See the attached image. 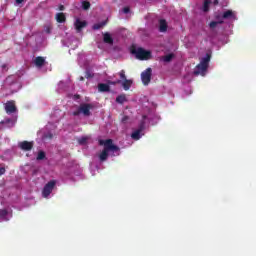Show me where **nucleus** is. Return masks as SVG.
Returning a JSON list of instances; mask_svg holds the SVG:
<instances>
[{
  "mask_svg": "<svg viewBox=\"0 0 256 256\" xmlns=\"http://www.w3.org/2000/svg\"><path fill=\"white\" fill-rule=\"evenodd\" d=\"M99 145L104 146V149L99 154V159L102 162L109 158V152L117 153L120 150L119 146L113 144L112 139L99 140Z\"/></svg>",
  "mask_w": 256,
  "mask_h": 256,
  "instance_id": "1",
  "label": "nucleus"
},
{
  "mask_svg": "<svg viewBox=\"0 0 256 256\" xmlns=\"http://www.w3.org/2000/svg\"><path fill=\"white\" fill-rule=\"evenodd\" d=\"M209 61H211V56L207 54L201 59L200 63L194 69V75H205V73H207V69L209 68Z\"/></svg>",
  "mask_w": 256,
  "mask_h": 256,
  "instance_id": "2",
  "label": "nucleus"
},
{
  "mask_svg": "<svg viewBox=\"0 0 256 256\" xmlns=\"http://www.w3.org/2000/svg\"><path fill=\"white\" fill-rule=\"evenodd\" d=\"M132 55H135L136 59H139V61H149L151 58V51L145 50L144 48L138 47V48H131Z\"/></svg>",
  "mask_w": 256,
  "mask_h": 256,
  "instance_id": "3",
  "label": "nucleus"
},
{
  "mask_svg": "<svg viewBox=\"0 0 256 256\" xmlns=\"http://www.w3.org/2000/svg\"><path fill=\"white\" fill-rule=\"evenodd\" d=\"M91 109H93V104L89 103H83L80 104L79 108L72 113L74 117H78V115H81V113L85 117H89L91 115Z\"/></svg>",
  "mask_w": 256,
  "mask_h": 256,
  "instance_id": "4",
  "label": "nucleus"
},
{
  "mask_svg": "<svg viewBox=\"0 0 256 256\" xmlns=\"http://www.w3.org/2000/svg\"><path fill=\"white\" fill-rule=\"evenodd\" d=\"M55 185H57V181L51 180L47 184H45L42 190V196L47 198L51 193H53V189H55Z\"/></svg>",
  "mask_w": 256,
  "mask_h": 256,
  "instance_id": "5",
  "label": "nucleus"
},
{
  "mask_svg": "<svg viewBox=\"0 0 256 256\" xmlns=\"http://www.w3.org/2000/svg\"><path fill=\"white\" fill-rule=\"evenodd\" d=\"M153 70L151 68H147L144 72L141 73V79L143 85H149L151 83V75Z\"/></svg>",
  "mask_w": 256,
  "mask_h": 256,
  "instance_id": "6",
  "label": "nucleus"
},
{
  "mask_svg": "<svg viewBox=\"0 0 256 256\" xmlns=\"http://www.w3.org/2000/svg\"><path fill=\"white\" fill-rule=\"evenodd\" d=\"M143 129H145V122H141L139 128L131 134V137L134 139V141H139V139H141V132Z\"/></svg>",
  "mask_w": 256,
  "mask_h": 256,
  "instance_id": "7",
  "label": "nucleus"
},
{
  "mask_svg": "<svg viewBox=\"0 0 256 256\" xmlns=\"http://www.w3.org/2000/svg\"><path fill=\"white\" fill-rule=\"evenodd\" d=\"M18 147L22 149V151H31V149H33V142H29L25 140V141L19 142Z\"/></svg>",
  "mask_w": 256,
  "mask_h": 256,
  "instance_id": "8",
  "label": "nucleus"
},
{
  "mask_svg": "<svg viewBox=\"0 0 256 256\" xmlns=\"http://www.w3.org/2000/svg\"><path fill=\"white\" fill-rule=\"evenodd\" d=\"M5 111L8 115H11L12 113H15L17 111V107L15 106V102H7L5 105Z\"/></svg>",
  "mask_w": 256,
  "mask_h": 256,
  "instance_id": "9",
  "label": "nucleus"
},
{
  "mask_svg": "<svg viewBox=\"0 0 256 256\" xmlns=\"http://www.w3.org/2000/svg\"><path fill=\"white\" fill-rule=\"evenodd\" d=\"M76 31L79 33L83 31L84 27H87V22L86 21H81L80 19H76L74 23Z\"/></svg>",
  "mask_w": 256,
  "mask_h": 256,
  "instance_id": "10",
  "label": "nucleus"
},
{
  "mask_svg": "<svg viewBox=\"0 0 256 256\" xmlns=\"http://www.w3.org/2000/svg\"><path fill=\"white\" fill-rule=\"evenodd\" d=\"M98 91H100V93H109V91H111V87L109 84L100 83L98 85Z\"/></svg>",
  "mask_w": 256,
  "mask_h": 256,
  "instance_id": "11",
  "label": "nucleus"
},
{
  "mask_svg": "<svg viewBox=\"0 0 256 256\" xmlns=\"http://www.w3.org/2000/svg\"><path fill=\"white\" fill-rule=\"evenodd\" d=\"M0 125H5L9 129H11V127H15V122L11 118H6V119L0 121Z\"/></svg>",
  "mask_w": 256,
  "mask_h": 256,
  "instance_id": "12",
  "label": "nucleus"
},
{
  "mask_svg": "<svg viewBox=\"0 0 256 256\" xmlns=\"http://www.w3.org/2000/svg\"><path fill=\"white\" fill-rule=\"evenodd\" d=\"M103 41L108 45H113V37H111V34L109 32L103 34Z\"/></svg>",
  "mask_w": 256,
  "mask_h": 256,
  "instance_id": "13",
  "label": "nucleus"
},
{
  "mask_svg": "<svg viewBox=\"0 0 256 256\" xmlns=\"http://www.w3.org/2000/svg\"><path fill=\"white\" fill-rule=\"evenodd\" d=\"M56 21L57 23H65V21H67V17L65 16V13L63 12L57 13Z\"/></svg>",
  "mask_w": 256,
  "mask_h": 256,
  "instance_id": "14",
  "label": "nucleus"
},
{
  "mask_svg": "<svg viewBox=\"0 0 256 256\" xmlns=\"http://www.w3.org/2000/svg\"><path fill=\"white\" fill-rule=\"evenodd\" d=\"M34 63L36 67H43L45 65V58L38 56L35 58Z\"/></svg>",
  "mask_w": 256,
  "mask_h": 256,
  "instance_id": "15",
  "label": "nucleus"
},
{
  "mask_svg": "<svg viewBox=\"0 0 256 256\" xmlns=\"http://www.w3.org/2000/svg\"><path fill=\"white\" fill-rule=\"evenodd\" d=\"M131 85H133L132 80L125 79L122 83V87H123L124 91H129V89H131Z\"/></svg>",
  "mask_w": 256,
  "mask_h": 256,
  "instance_id": "16",
  "label": "nucleus"
},
{
  "mask_svg": "<svg viewBox=\"0 0 256 256\" xmlns=\"http://www.w3.org/2000/svg\"><path fill=\"white\" fill-rule=\"evenodd\" d=\"M159 31L161 33H165V31H167V20H165V19L160 20Z\"/></svg>",
  "mask_w": 256,
  "mask_h": 256,
  "instance_id": "17",
  "label": "nucleus"
},
{
  "mask_svg": "<svg viewBox=\"0 0 256 256\" xmlns=\"http://www.w3.org/2000/svg\"><path fill=\"white\" fill-rule=\"evenodd\" d=\"M233 17H235V14H233V10H227L222 15V19H233Z\"/></svg>",
  "mask_w": 256,
  "mask_h": 256,
  "instance_id": "18",
  "label": "nucleus"
},
{
  "mask_svg": "<svg viewBox=\"0 0 256 256\" xmlns=\"http://www.w3.org/2000/svg\"><path fill=\"white\" fill-rule=\"evenodd\" d=\"M125 102H127V96H125V94H121L116 97V103L123 105V103H125Z\"/></svg>",
  "mask_w": 256,
  "mask_h": 256,
  "instance_id": "19",
  "label": "nucleus"
},
{
  "mask_svg": "<svg viewBox=\"0 0 256 256\" xmlns=\"http://www.w3.org/2000/svg\"><path fill=\"white\" fill-rule=\"evenodd\" d=\"M7 215H9V212L7 211V209H0V219L2 221H8Z\"/></svg>",
  "mask_w": 256,
  "mask_h": 256,
  "instance_id": "20",
  "label": "nucleus"
},
{
  "mask_svg": "<svg viewBox=\"0 0 256 256\" xmlns=\"http://www.w3.org/2000/svg\"><path fill=\"white\" fill-rule=\"evenodd\" d=\"M105 25H107V22L103 21V22L94 24L92 29H94V31H99V29H103V27H105Z\"/></svg>",
  "mask_w": 256,
  "mask_h": 256,
  "instance_id": "21",
  "label": "nucleus"
},
{
  "mask_svg": "<svg viewBox=\"0 0 256 256\" xmlns=\"http://www.w3.org/2000/svg\"><path fill=\"white\" fill-rule=\"evenodd\" d=\"M210 4H211V0H204L203 9H202L204 13H208Z\"/></svg>",
  "mask_w": 256,
  "mask_h": 256,
  "instance_id": "22",
  "label": "nucleus"
},
{
  "mask_svg": "<svg viewBox=\"0 0 256 256\" xmlns=\"http://www.w3.org/2000/svg\"><path fill=\"white\" fill-rule=\"evenodd\" d=\"M221 25V24H223V20H219L218 22L217 21H212V22H210V24H209V27H210V29H215V27H217V25Z\"/></svg>",
  "mask_w": 256,
  "mask_h": 256,
  "instance_id": "23",
  "label": "nucleus"
},
{
  "mask_svg": "<svg viewBox=\"0 0 256 256\" xmlns=\"http://www.w3.org/2000/svg\"><path fill=\"white\" fill-rule=\"evenodd\" d=\"M91 7V3L89 1H83L82 2V8L87 11Z\"/></svg>",
  "mask_w": 256,
  "mask_h": 256,
  "instance_id": "24",
  "label": "nucleus"
},
{
  "mask_svg": "<svg viewBox=\"0 0 256 256\" xmlns=\"http://www.w3.org/2000/svg\"><path fill=\"white\" fill-rule=\"evenodd\" d=\"M45 159V153L43 151H39L37 155V161H43Z\"/></svg>",
  "mask_w": 256,
  "mask_h": 256,
  "instance_id": "25",
  "label": "nucleus"
},
{
  "mask_svg": "<svg viewBox=\"0 0 256 256\" xmlns=\"http://www.w3.org/2000/svg\"><path fill=\"white\" fill-rule=\"evenodd\" d=\"M173 59V54H167L164 56L165 63H169Z\"/></svg>",
  "mask_w": 256,
  "mask_h": 256,
  "instance_id": "26",
  "label": "nucleus"
},
{
  "mask_svg": "<svg viewBox=\"0 0 256 256\" xmlns=\"http://www.w3.org/2000/svg\"><path fill=\"white\" fill-rule=\"evenodd\" d=\"M87 137H82L78 140L79 145H85L87 143Z\"/></svg>",
  "mask_w": 256,
  "mask_h": 256,
  "instance_id": "27",
  "label": "nucleus"
},
{
  "mask_svg": "<svg viewBox=\"0 0 256 256\" xmlns=\"http://www.w3.org/2000/svg\"><path fill=\"white\" fill-rule=\"evenodd\" d=\"M120 75V79H122V81H125V79H127V76H125V70H121L119 72Z\"/></svg>",
  "mask_w": 256,
  "mask_h": 256,
  "instance_id": "28",
  "label": "nucleus"
},
{
  "mask_svg": "<svg viewBox=\"0 0 256 256\" xmlns=\"http://www.w3.org/2000/svg\"><path fill=\"white\" fill-rule=\"evenodd\" d=\"M44 139H53V133L48 132L44 135Z\"/></svg>",
  "mask_w": 256,
  "mask_h": 256,
  "instance_id": "29",
  "label": "nucleus"
},
{
  "mask_svg": "<svg viewBox=\"0 0 256 256\" xmlns=\"http://www.w3.org/2000/svg\"><path fill=\"white\" fill-rule=\"evenodd\" d=\"M123 13H125V15H127V13H131V8H129V6H126L123 8Z\"/></svg>",
  "mask_w": 256,
  "mask_h": 256,
  "instance_id": "30",
  "label": "nucleus"
},
{
  "mask_svg": "<svg viewBox=\"0 0 256 256\" xmlns=\"http://www.w3.org/2000/svg\"><path fill=\"white\" fill-rule=\"evenodd\" d=\"M45 33H47L48 35L51 34V26L45 27Z\"/></svg>",
  "mask_w": 256,
  "mask_h": 256,
  "instance_id": "31",
  "label": "nucleus"
},
{
  "mask_svg": "<svg viewBox=\"0 0 256 256\" xmlns=\"http://www.w3.org/2000/svg\"><path fill=\"white\" fill-rule=\"evenodd\" d=\"M121 121H122L123 123H127V121H129V116H123L122 119H121Z\"/></svg>",
  "mask_w": 256,
  "mask_h": 256,
  "instance_id": "32",
  "label": "nucleus"
},
{
  "mask_svg": "<svg viewBox=\"0 0 256 256\" xmlns=\"http://www.w3.org/2000/svg\"><path fill=\"white\" fill-rule=\"evenodd\" d=\"M5 167H0V175H5Z\"/></svg>",
  "mask_w": 256,
  "mask_h": 256,
  "instance_id": "33",
  "label": "nucleus"
},
{
  "mask_svg": "<svg viewBox=\"0 0 256 256\" xmlns=\"http://www.w3.org/2000/svg\"><path fill=\"white\" fill-rule=\"evenodd\" d=\"M59 11H65V6L60 5V6H59Z\"/></svg>",
  "mask_w": 256,
  "mask_h": 256,
  "instance_id": "34",
  "label": "nucleus"
},
{
  "mask_svg": "<svg viewBox=\"0 0 256 256\" xmlns=\"http://www.w3.org/2000/svg\"><path fill=\"white\" fill-rule=\"evenodd\" d=\"M25 0H16V3L18 4V5H21V3H23Z\"/></svg>",
  "mask_w": 256,
  "mask_h": 256,
  "instance_id": "35",
  "label": "nucleus"
},
{
  "mask_svg": "<svg viewBox=\"0 0 256 256\" xmlns=\"http://www.w3.org/2000/svg\"><path fill=\"white\" fill-rule=\"evenodd\" d=\"M86 77H87V79H89V78H91V77H93V76L91 75V73L87 72V73H86Z\"/></svg>",
  "mask_w": 256,
  "mask_h": 256,
  "instance_id": "36",
  "label": "nucleus"
},
{
  "mask_svg": "<svg viewBox=\"0 0 256 256\" xmlns=\"http://www.w3.org/2000/svg\"><path fill=\"white\" fill-rule=\"evenodd\" d=\"M213 4L214 5H219V0H214Z\"/></svg>",
  "mask_w": 256,
  "mask_h": 256,
  "instance_id": "37",
  "label": "nucleus"
},
{
  "mask_svg": "<svg viewBox=\"0 0 256 256\" xmlns=\"http://www.w3.org/2000/svg\"><path fill=\"white\" fill-rule=\"evenodd\" d=\"M80 81H85V78L83 76L80 77Z\"/></svg>",
  "mask_w": 256,
  "mask_h": 256,
  "instance_id": "38",
  "label": "nucleus"
},
{
  "mask_svg": "<svg viewBox=\"0 0 256 256\" xmlns=\"http://www.w3.org/2000/svg\"><path fill=\"white\" fill-rule=\"evenodd\" d=\"M117 84V82H111V85H116Z\"/></svg>",
  "mask_w": 256,
  "mask_h": 256,
  "instance_id": "39",
  "label": "nucleus"
},
{
  "mask_svg": "<svg viewBox=\"0 0 256 256\" xmlns=\"http://www.w3.org/2000/svg\"><path fill=\"white\" fill-rule=\"evenodd\" d=\"M117 83H121V80H118Z\"/></svg>",
  "mask_w": 256,
  "mask_h": 256,
  "instance_id": "40",
  "label": "nucleus"
},
{
  "mask_svg": "<svg viewBox=\"0 0 256 256\" xmlns=\"http://www.w3.org/2000/svg\"><path fill=\"white\" fill-rule=\"evenodd\" d=\"M216 19H219V16H217Z\"/></svg>",
  "mask_w": 256,
  "mask_h": 256,
  "instance_id": "41",
  "label": "nucleus"
}]
</instances>
